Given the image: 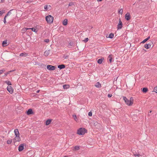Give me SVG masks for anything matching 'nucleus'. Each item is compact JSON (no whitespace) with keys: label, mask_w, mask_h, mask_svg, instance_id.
<instances>
[{"label":"nucleus","mask_w":157,"mask_h":157,"mask_svg":"<svg viewBox=\"0 0 157 157\" xmlns=\"http://www.w3.org/2000/svg\"><path fill=\"white\" fill-rule=\"evenodd\" d=\"M39 65H40L42 67H43L44 66H45L44 65V64H42V63H39V64H38Z\"/></svg>","instance_id":"nucleus-40"},{"label":"nucleus","mask_w":157,"mask_h":157,"mask_svg":"<svg viewBox=\"0 0 157 157\" xmlns=\"http://www.w3.org/2000/svg\"><path fill=\"white\" fill-rule=\"evenodd\" d=\"M46 125H49V119L47 120L46 122Z\"/></svg>","instance_id":"nucleus-33"},{"label":"nucleus","mask_w":157,"mask_h":157,"mask_svg":"<svg viewBox=\"0 0 157 157\" xmlns=\"http://www.w3.org/2000/svg\"><path fill=\"white\" fill-rule=\"evenodd\" d=\"M71 44H72V43H71V42H70V43H69V44H70V45H71H71H72Z\"/></svg>","instance_id":"nucleus-54"},{"label":"nucleus","mask_w":157,"mask_h":157,"mask_svg":"<svg viewBox=\"0 0 157 157\" xmlns=\"http://www.w3.org/2000/svg\"><path fill=\"white\" fill-rule=\"evenodd\" d=\"M4 22L5 24H6V19H4Z\"/></svg>","instance_id":"nucleus-49"},{"label":"nucleus","mask_w":157,"mask_h":157,"mask_svg":"<svg viewBox=\"0 0 157 157\" xmlns=\"http://www.w3.org/2000/svg\"><path fill=\"white\" fill-rule=\"evenodd\" d=\"M72 150L73 151H75L78 150L80 149V147L79 146H76L75 147H73L72 148Z\"/></svg>","instance_id":"nucleus-11"},{"label":"nucleus","mask_w":157,"mask_h":157,"mask_svg":"<svg viewBox=\"0 0 157 157\" xmlns=\"http://www.w3.org/2000/svg\"><path fill=\"white\" fill-rule=\"evenodd\" d=\"M5 70L4 69H2L1 70H0V75L2 73L5 71Z\"/></svg>","instance_id":"nucleus-35"},{"label":"nucleus","mask_w":157,"mask_h":157,"mask_svg":"<svg viewBox=\"0 0 157 157\" xmlns=\"http://www.w3.org/2000/svg\"><path fill=\"white\" fill-rule=\"evenodd\" d=\"M7 89L10 94H12L13 93V89L11 86H8L7 87Z\"/></svg>","instance_id":"nucleus-3"},{"label":"nucleus","mask_w":157,"mask_h":157,"mask_svg":"<svg viewBox=\"0 0 157 157\" xmlns=\"http://www.w3.org/2000/svg\"><path fill=\"white\" fill-rule=\"evenodd\" d=\"M7 41V40H6L2 42V45L3 47H6L8 45Z\"/></svg>","instance_id":"nucleus-10"},{"label":"nucleus","mask_w":157,"mask_h":157,"mask_svg":"<svg viewBox=\"0 0 157 157\" xmlns=\"http://www.w3.org/2000/svg\"><path fill=\"white\" fill-rule=\"evenodd\" d=\"M5 83L7 84L9 86H10L12 85V84L11 83V82L9 81H5Z\"/></svg>","instance_id":"nucleus-26"},{"label":"nucleus","mask_w":157,"mask_h":157,"mask_svg":"<svg viewBox=\"0 0 157 157\" xmlns=\"http://www.w3.org/2000/svg\"><path fill=\"white\" fill-rule=\"evenodd\" d=\"M148 91V89L147 88H144L143 89L142 91L144 93H146Z\"/></svg>","instance_id":"nucleus-25"},{"label":"nucleus","mask_w":157,"mask_h":157,"mask_svg":"<svg viewBox=\"0 0 157 157\" xmlns=\"http://www.w3.org/2000/svg\"><path fill=\"white\" fill-rule=\"evenodd\" d=\"M14 132L16 136H19V133L17 129H15Z\"/></svg>","instance_id":"nucleus-13"},{"label":"nucleus","mask_w":157,"mask_h":157,"mask_svg":"<svg viewBox=\"0 0 157 157\" xmlns=\"http://www.w3.org/2000/svg\"><path fill=\"white\" fill-rule=\"evenodd\" d=\"M154 91L157 93V87H155L154 89Z\"/></svg>","instance_id":"nucleus-37"},{"label":"nucleus","mask_w":157,"mask_h":157,"mask_svg":"<svg viewBox=\"0 0 157 157\" xmlns=\"http://www.w3.org/2000/svg\"><path fill=\"white\" fill-rule=\"evenodd\" d=\"M122 27V23L120 19H119V23L117 26L118 29H121Z\"/></svg>","instance_id":"nucleus-4"},{"label":"nucleus","mask_w":157,"mask_h":157,"mask_svg":"<svg viewBox=\"0 0 157 157\" xmlns=\"http://www.w3.org/2000/svg\"><path fill=\"white\" fill-rule=\"evenodd\" d=\"M87 131L85 128H81L77 130V133L79 135H84L87 132Z\"/></svg>","instance_id":"nucleus-2"},{"label":"nucleus","mask_w":157,"mask_h":157,"mask_svg":"<svg viewBox=\"0 0 157 157\" xmlns=\"http://www.w3.org/2000/svg\"><path fill=\"white\" fill-rule=\"evenodd\" d=\"M48 18H49V15H48L46 17L45 19L46 21H47V22L48 23H49V20H48Z\"/></svg>","instance_id":"nucleus-27"},{"label":"nucleus","mask_w":157,"mask_h":157,"mask_svg":"<svg viewBox=\"0 0 157 157\" xmlns=\"http://www.w3.org/2000/svg\"><path fill=\"white\" fill-rule=\"evenodd\" d=\"M49 54V50L46 51L44 52V55L45 56H48Z\"/></svg>","instance_id":"nucleus-21"},{"label":"nucleus","mask_w":157,"mask_h":157,"mask_svg":"<svg viewBox=\"0 0 157 157\" xmlns=\"http://www.w3.org/2000/svg\"><path fill=\"white\" fill-rule=\"evenodd\" d=\"M74 5V3L71 2L69 3V5H69V6H73Z\"/></svg>","instance_id":"nucleus-38"},{"label":"nucleus","mask_w":157,"mask_h":157,"mask_svg":"<svg viewBox=\"0 0 157 157\" xmlns=\"http://www.w3.org/2000/svg\"><path fill=\"white\" fill-rule=\"evenodd\" d=\"M28 54L25 53H21L20 54V56H28Z\"/></svg>","instance_id":"nucleus-18"},{"label":"nucleus","mask_w":157,"mask_h":157,"mask_svg":"<svg viewBox=\"0 0 157 157\" xmlns=\"http://www.w3.org/2000/svg\"><path fill=\"white\" fill-rule=\"evenodd\" d=\"M23 30L24 31H26V30L25 29V28L24 29H23Z\"/></svg>","instance_id":"nucleus-55"},{"label":"nucleus","mask_w":157,"mask_h":157,"mask_svg":"<svg viewBox=\"0 0 157 157\" xmlns=\"http://www.w3.org/2000/svg\"><path fill=\"white\" fill-rule=\"evenodd\" d=\"M13 10V9L10 10L6 14L7 16H8L10 15L11 14V11Z\"/></svg>","instance_id":"nucleus-30"},{"label":"nucleus","mask_w":157,"mask_h":157,"mask_svg":"<svg viewBox=\"0 0 157 157\" xmlns=\"http://www.w3.org/2000/svg\"><path fill=\"white\" fill-rule=\"evenodd\" d=\"M5 0H0V3L3 2H4Z\"/></svg>","instance_id":"nucleus-46"},{"label":"nucleus","mask_w":157,"mask_h":157,"mask_svg":"<svg viewBox=\"0 0 157 157\" xmlns=\"http://www.w3.org/2000/svg\"><path fill=\"white\" fill-rule=\"evenodd\" d=\"M125 18L127 21L129 20L130 18V15L129 13H127L125 15Z\"/></svg>","instance_id":"nucleus-6"},{"label":"nucleus","mask_w":157,"mask_h":157,"mask_svg":"<svg viewBox=\"0 0 157 157\" xmlns=\"http://www.w3.org/2000/svg\"><path fill=\"white\" fill-rule=\"evenodd\" d=\"M33 113V112L31 109H29L27 112V114L28 115L32 114Z\"/></svg>","instance_id":"nucleus-12"},{"label":"nucleus","mask_w":157,"mask_h":157,"mask_svg":"<svg viewBox=\"0 0 157 157\" xmlns=\"http://www.w3.org/2000/svg\"><path fill=\"white\" fill-rule=\"evenodd\" d=\"M114 36V35L113 33H111L109 34L108 37L110 38H113V37Z\"/></svg>","instance_id":"nucleus-22"},{"label":"nucleus","mask_w":157,"mask_h":157,"mask_svg":"<svg viewBox=\"0 0 157 157\" xmlns=\"http://www.w3.org/2000/svg\"><path fill=\"white\" fill-rule=\"evenodd\" d=\"M95 86L96 87L98 88H100L101 87V85L99 82H97L95 84Z\"/></svg>","instance_id":"nucleus-14"},{"label":"nucleus","mask_w":157,"mask_h":157,"mask_svg":"<svg viewBox=\"0 0 157 157\" xmlns=\"http://www.w3.org/2000/svg\"><path fill=\"white\" fill-rule=\"evenodd\" d=\"M147 39H144V40L142 42V43H145V42H146L147 41Z\"/></svg>","instance_id":"nucleus-39"},{"label":"nucleus","mask_w":157,"mask_h":157,"mask_svg":"<svg viewBox=\"0 0 157 157\" xmlns=\"http://www.w3.org/2000/svg\"><path fill=\"white\" fill-rule=\"evenodd\" d=\"M44 41L46 42H47V43H48L49 42V39H45L44 40Z\"/></svg>","instance_id":"nucleus-42"},{"label":"nucleus","mask_w":157,"mask_h":157,"mask_svg":"<svg viewBox=\"0 0 157 157\" xmlns=\"http://www.w3.org/2000/svg\"><path fill=\"white\" fill-rule=\"evenodd\" d=\"M152 44V42H151L150 43L147 44H145L144 45V47L145 48H146L147 49L151 47Z\"/></svg>","instance_id":"nucleus-5"},{"label":"nucleus","mask_w":157,"mask_h":157,"mask_svg":"<svg viewBox=\"0 0 157 157\" xmlns=\"http://www.w3.org/2000/svg\"><path fill=\"white\" fill-rule=\"evenodd\" d=\"M72 117L74 118L75 120V121H77V118L76 116L75 115H72Z\"/></svg>","instance_id":"nucleus-28"},{"label":"nucleus","mask_w":157,"mask_h":157,"mask_svg":"<svg viewBox=\"0 0 157 157\" xmlns=\"http://www.w3.org/2000/svg\"><path fill=\"white\" fill-rule=\"evenodd\" d=\"M56 67L55 66L50 65V70H53L55 69Z\"/></svg>","instance_id":"nucleus-23"},{"label":"nucleus","mask_w":157,"mask_h":157,"mask_svg":"<svg viewBox=\"0 0 157 157\" xmlns=\"http://www.w3.org/2000/svg\"><path fill=\"white\" fill-rule=\"evenodd\" d=\"M112 95L110 94H108V96L109 98L111 97H112Z\"/></svg>","instance_id":"nucleus-44"},{"label":"nucleus","mask_w":157,"mask_h":157,"mask_svg":"<svg viewBox=\"0 0 157 157\" xmlns=\"http://www.w3.org/2000/svg\"><path fill=\"white\" fill-rule=\"evenodd\" d=\"M113 58V56L112 55H109L107 58V60L109 61L110 63H111Z\"/></svg>","instance_id":"nucleus-8"},{"label":"nucleus","mask_w":157,"mask_h":157,"mask_svg":"<svg viewBox=\"0 0 157 157\" xmlns=\"http://www.w3.org/2000/svg\"><path fill=\"white\" fill-rule=\"evenodd\" d=\"M94 124L95 125H97V124H99L97 122H96L95 123H94Z\"/></svg>","instance_id":"nucleus-45"},{"label":"nucleus","mask_w":157,"mask_h":157,"mask_svg":"<svg viewBox=\"0 0 157 157\" xmlns=\"http://www.w3.org/2000/svg\"><path fill=\"white\" fill-rule=\"evenodd\" d=\"M51 121H52V120H50V121H49L50 124L51 123Z\"/></svg>","instance_id":"nucleus-56"},{"label":"nucleus","mask_w":157,"mask_h":157,"mask_svg":"<svg viewBox=\"0 0 157 157\" xmlns=\"http://www.w3.org/2000/svg\"><path fill=\"white\" fill-rule=\"evenodd\" d=\"M24 149V145L23 144H20L18 147V151H21Z\"/></svg>","instance_id":"nucleus-7"},{"label":"nucleus","mask_w":157,"mask_h":157,"mask_svg":"<svg viewBox=\"0 0 157 157\" xmlns=\"http://www.w3.org/2000/svg\"><path fill=\"white\" fill-rule=\"evenodd\" d=\"M102 0H97L98 2H101V1Z\"/></svg>","instance_id":"nucleus-53"},{"label":"nucleus","mask_w":157,"mask_h":157,"mask_svg":"<svg viewBox=\"0 0 157 157\" xmlns=\"http://www.w3.org/2000/svg\"><path fill=\"white\" fill-rule=\"evenodd\" d=\"M89 40V39L88 38H85L84 40L83 41L85 42H87Z\"/></svg>","instance_id":"nucleus-34"},{"label":"nucleus","mask_w":157,"mask_h":157,"mask_svg":"<svg viewBox=\"0 0 157 157\" xmlns=\"http://www.w3.org/2000/svg\"><path fill=\"white\" fill-rule=\"evenodd\" d=\"M12 142V140H8L7 141L6 143H7V144H11Z\"/></svg>","instance_id":"nucleus-31"},{"label":"nucleus","mask_w":157,"mask_h":157,"mask_svg":"<svg viewBox=\"0 0 157 157\" xmlns=\"http://www.w3.org/2000/svg\"><path fill=\"white\" fill-rule=\"evenodd\" d=\"M151 112H152V111H150V113H151Z\"/></svg>","instance_id":"nucleus-58"},{"label":"nucleus","mask_w":157,"mask_h":157,"mask_svg":"<svg viewBox=\"0 0 157 157\" xmlns=\"http://www.w3.org/2000/svg\"><path fill=\"white\" fill-rule=\"evenodd\" d=\"M150 36H149L146 39H147V40H148L150 39Z\"/></svg>","instance_id":"nucleus-52"},{"label":"nucleus","mask_w":157,"mask_h":157,"mask_svg":"<svg viewBox=\"0 0 157 157\" xmlns=\"http://www.w3.org/2000/svg\"><path fill=\"white\" fill-rule=\"evenodd\" d=\"M53 21V17L52 16L50 15V23H52Z\"/></svg>","instance_id":"nucleus-20"},{"label":"nucleus","mask_w":157,"mask_h":157,"mask_svg":"<svg viewBox=\"0 0 157 157\" xmlns=\"http://www.w3.org/2000/svg\"><path fill=\"white\" fill-rule=\"evenodd\" d=\"M103 59H99L97 61V62L99 64H101L102 63L103 61Z\"/></svg>","instance_id":"nucleus-24"},{"label":"nucleus","mask_w":157,"mask_h":157,"mask_svg":"<svg viewBox=\"0 0 157 157\" xmlns=\"http://www.w3.org/2000/svg\"><path fill=\"white\" fill-rule=\"evenodd\" d=\"M47 8H48V5H45L44 6V9H45L46 10L48 9Z\"/></svg>","instance_id":"nucleus-43"},{"label":"nucleus","mask_w":157,"mask_h":157,"mask_svg":"<svg viewBox=\"0 0 157 157\" xmlns=\"http://www.w3.org/2000/svg\"><path fill=\"white\" fill-rule=\"evenodd\" d=\"M118 13H121V14H122L123 13V10H122V9H121L118 11Z\"/></svg>","instance_id":"nucleus-36"},{"label":"nucleus","mask_w":157,"mask_h":157,"mask_svg":"<svg viewBox=\"0 0 157 157\" xmlns=\"http://www.w3.org/2000/svg\"><path fill=\"white\" fill-rule=\"evenodd\" d=\"M47 68L49 70V65H48L47 66Z\"/></svg>","instance_id":"nucleus-47"},{"label":"nucleus","mask_w":157,"mask_h":157,"mask_svg":"<svg viewBox=\"0 0 157 157\" xmlns=\"http://www.w3.org/2000/svg\"><path fill=\"white\" fill-rule=\"evenodd\" d=\"M13 71H10L7 72L6 73H5L4 75V76H5V77L7 75L9 74L11 72Z\"/></svg>","instance_id":"nucleus-29"},{"label":"nucleus","mask_w":157,"mask_h":157,"mask_svg":"<svg viewBox=\"0 0 157 157\" xmlns=\"http://www.w3.org/2000/svg\"><path fill=\"white\" fill-rule=\"evenodd\" d=\"M88 115L89 116H92V113L91 112H90L88 113Z\"/></svg>","instance_id":"nucleus-41"},{"label":"nucleus","mask_w":157,"mask_h":157,"mask_svg":"<svg viewBox=\"0 0 157 157\" xmlns=\"http://www.w3.org/2000/svg\"><path fill=\"white\" fill-rule=\"evenodd\" d=\"M65 67V65L63 64L60 65L58 66V68H59L60 69L64 68Z\"/></svg>","instance_id":"nucleus-17"},{"label":"nucleus","mask_w":157,"mask_h":157,"mask_svg":"<svg viewBox=\"0 0 157 157\" xmlns=\"http://www.w3.org/2000/svg\"><path fill=\"white\" fill-rule=\"evenodd\" d=\"M63 157H68L67 156H64Z\"/></svg>","instance_id":"nucleus-57"},{"label":"nucleus","mask_w":157,"mask_h":157,"mask_svg":"<svg viewBox=\"0 0 157 157\" xmlns=\"http://www.w3.org/2000/svg\"><path fill=\"white\" fill-rule=\"evenodd\" d=\"M40 91V90H37L36 91V93H39Z\"/></svg>","instance_id":"nucleus-51"},{"label":"nucleus","mask_w":157,"mask_h":157,"mask_svg":"<svg viewBox=\"0 0 157 157\" xmlns=\"http://www.w3.org/2000/svg\"><path fill=\"white\" fill-rule=\"evenodd\" d=\"M4 13V10H2L0 11V16H1L2 15V14Z\"/></svg>","instance_id":"nucleus-32"},{"label":"nucleus","mask_w":157,"mask_h":157,"mask_svg":"<svg viewBox=\"0 0 157 157\" xmlns=\"http://www.w3.org/2000/svg\"><path fill=\"white\" fill-rule=\"evenodd\" d=\"M123 99L127 105L131 106L134 103V99L132 97H131L129 99H128L126 97H123Z\"/></svg>","instance_id":"nucleus-1"},{"label":"nucleus","mask_w":157,"mask_h":157,"mask_svg":"<svg viewBox=\"0 0 157 157\" xmlns=\"http://www.w3.org/2000/svg\"><path fill=\"white\" fill-rule=\"evenodd\" d=\"M31 2V1H27L26 2V3H30Z\"/></svg>","instance_id":"nucleus-48"},{"label":"nucleus","mask_w":157,"mask_h":157,"mask_svg":"<svg viewBox=\"0 0 157 157\" xmlns=\"http://www.w3.org/2000/svg\"><path fill=\"white\" fill-rule=\"evenodd\" d=\"M25 29L26 30H27L28 29H31L32 31H33V32H37V31H36V29L35 28H25Z\"/></svg>","instance_id":"nucleus-16"},{"label":"nucleus","mask_w":157,"mask_h":157,"mask_svg":"<svg viewBox=\"0 0 157 157\" xmlns=\"http://www.w3.org/2000/svg\"><path fill=\"white\" fill-rule=\"evenodd\" d=\"M63 87L64 89H67L69 88L70 86L68 85H63Z\"/></svg>","instance_id":"nucleus-19"},{"label":"nucleus","mask_w":157,"mask_h":157,"mask_svg":"<svg viewBox=\"0 0 157 157\" xmlns=\"http://www.w3.org/2000/svg\"><path fill=\"white\" fill-rule=\"evenodd\" d=\"M7 15H6L4 17V19H6V17H7Z\"/></svg>","instance_id":"nucleus-50"},{"label":"nucleus","mask_w":157,"mask_h":157,"mask_svg":"<svg viewBox=\"0 0 157 157\" xmlns=\"http://www.w3.org/2000/svg\"><path fill=\"white\" fill-rule=\"evenodd\" d=\"M68 20L67 19H65L63 21V24L64 25H66L67 24Z\"/></svg>","instance_id":"nucleus-15"},{"label":"nucleus","mask_w":157,"mask_h":157,"mask_svg":"<svg viewBox=\"0 0 157 157\" xmlns=\"http://www.w3.org/2000/svg\"><path fill=\"white\" fill-rule=\"evenodd\" d=\"M21 140L19 136H16L15 139L14 140V143L16 141H19Z\"/></svg>","instance_id":"nucleus-9"}]
</instances>
